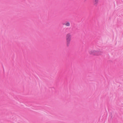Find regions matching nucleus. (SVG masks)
<instances>
[{"label":"nucleus","instance_id":"f03ea898","mask_svg":"<svg viewBox=\"0 0 123 123\" xmlns=\"http://www.w3.org/2000/svg\"><path fill=\"white\" fill-rule=\"evenodd\" d=\"M89 53L91 55L98 56L101 55V52L100 51H97L94 49H92L89 51Z\"/></svg>","mask_w":123,"mask_h":123},{"label":"nucleus","instance_id":"f257e3e1","mask_svg":"<svg viewBox=\"0 0 123 123\" xmlns=\"http://www.w3.org/2000/svg\"><path fill=\"white\" fill-rule=\"evenodd\" d=\"M72 35L70 33H67L66 36V39L67 45L68 46L71 40Z\"/></svg>","mask_w":123,"mask_h":123},{"label":"nucleus","instance_id":"7ed1b4c3","mask_svg":"<svg viewBox=\"0 0 123 123\" xmlns=\"http://www.w3.org/2000/svg\"><path fill=\"white\" fill-rule=\"evenodd\" d=\"M93 4L94 5H97L98 3V0H92Z\"/></svg>","mask_w":123,"mask_h":123},{"label":"nucleus","instance_id":"20e7f679","mask_svg":"<svg viewBox=\"0 0 123 123\" xmlns=\"http://www.w3.org/2000/svg\"><path fill=\"white\" fill-rule=\"evenodd\" d=\"M64 25H65L66 26H69L70 25V24L69 22H66Z\"/></svg>","mask_w":123,"mask_h":123}]
</instances>
